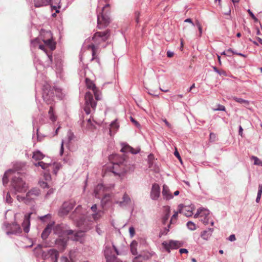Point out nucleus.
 <instances>
[{
  "mask_svg": "<svg viewBox=\"0 0 262 262\" xmlns=\"http://www.w3.org/2000/svg\"><path fill=\"white\" fill-rule=\"evenodd\" d=\"M11 175L12 177L11 181V191L15 194L25 192L28 186L24 180L25 174L16 172L12 169H9L5 172L3 178V185H5L8 183V177Z\"/></svg>",
  "mask_w": 262,
  "mask_h": 262,
  "instance_id": "nucleus-1",
  "label": "nucleus"
},
{
  "mask_svg": "<svg viewBox=\"0 0 262 262\" xmlns=\"http://www.w3.org/2000/svg\"><path fill=\"white\" fill-rule=\"evenodd\" d=\"M110 34L108 30L95 33L92 37L93 42L88 46V49L92 50V58L91 60H96L99 64H100V60L96 54L99 51L101 44L104 43L108 39Z\"/></svg>",
  "mask_w": 262,
  "mask_h": 262,
  "instance_id": "nucleus-2",
  "label": "nucleus"
},
{
  "mask_svg": "<svg viewBox=\"0 0 262 262\" xmlns=\"http://www.w3.org/2000/svg\"><path fill=\"white\" fill-rule=\"evenodd\" d=\"M54 233L58 235V236H64L74 235V237H71L73 241H78L80 235L79 233H74V231L69 229L68 227L63 224H58L53 228Z\"/></svg>",
  "mask_w": 262,
  "mask_h": 262,
  "instance_id": "nucleus-3",
  "label": "nucleus"
},
{
  "mask_svg": "<svg viewBox=\"0 0 262 262\" xmlns=\"http://www.w3.org/2000/svg\"><path fill=\"white\" fill-rule=\"evenodd\" d=\"M114 157L118 161L113 163L112 172L118 176L124 174L127 171V168L126 165V161L123 158L120 157L117 155L114 156Z\"/></svg>",
  "mask_w": 262,
  "mask_h": 262,
  "instance_id": "nucleus-4",
  "label": "nucleus"
},
{
  "mask_svg": "<svg viewBox=\"0 0 262 262\" xmlns=\"http://www.w3.org/2000/svg\"><path fill=\"white\" fill-rule=\"evenodd\" d=\"M103 251L106 262H119L116 255H118L120 253L113 243L105 244Z\"/></svg>",
  "mask_w": 262,
  "mask_h": 262,
  "instance_id": "nucleus-5",
  "label": "nucleus"
},
{
  "mask_svg": "<svg viewBox=\"0 0 262 262\" xmlns=\"http://www.w3.org/2000/svg\"><path fill=\"white\" fill-rule=\"evenodd\" d=\"M109 6V4H106L103 7L101 12L97 14V26L99 29H103L106 27L110 23L109 12L106 10Z\"/></svg>",
  "mask_w": 262,
  "mask_h": 262,
  "instance_id": "nucleus-6",
  "label": "nucleus"
},
{
  "mask_svg": "<svg viewBox=\"0 0 262 262\" xmlns=\"http://www.w3.org/2000/svg\"><path fill=\"white\" fill-rule=\"evenodd\" d=\"M60 2L61 0H34V4L35 7L50 5L52 11L55 10L56 13H59L61 7Z\"/></svg>",
  "mask_w": 262,
  "mask_h": 262,
  "instance_id": "nucleus-7",
  "label": "nucleus"
},
{
  "mask_svg": "<svg viewBox=\"0 0 262 262\" xmlns=\"http://www.w3.org/2000/svg\"><path fill=\"white\" fill-rule=\"evenodd\" d=\"M42 97L47 104H51L54 101V89L48 82H45L42 87Z\"/></svg>",
  "mask_w": 262,
  "mask_h": 262,
  "instance_id": "nucleus-8",
  "label": "nucleus"
},
{
  "mask_svg": "<svg viewBox=\"0 0 262 262\" xmlns=\"http://www.w3.org/2000/svg\"><path fill=\"white\" fill-rule=\"evenodd\" d=\"M40 37L45 45L48 47L51 51L56 48V43L52 39V34L50 31L41 30L40 32Z\"/></svg>",
  "mask_w": 262,
  "mask_h": 262,
  "instance_id": "nucleus-9",
  "label": "nucleus"
},
{
  "mask_svg": "<svg viewBox=\"0 0 262 262\" xmlns=\"http://www.w3.org/2000/svg\"><path fill=\"white\" fill-rule=\"evenodd\" d=\"M85 106L84 110L87 115L91 112V109L95 110L97 105V102L94 100L93 94L90 92H87L85 95Z\"/></svg>",
  "mask_w": 262,
  "mask_h": 262,
  "instance_id": "nucleus-10",
  "label": "nucleus"
},
{
  "mask_svg": "<svg viewBox=\"0 0 262 262\" xmlns=\"http://www.w3.org/2000/svg\"><path fill=\"white\" fill-rule=\"evenodd\" d=\"M4 226L9 230L6 231L7 235L19 234L21 233L22 231L20 226L15 222L12 224L5 223Z\"/></svg>",
  "mask_w": 262,
  "mask_h": 262,
  "instance_id": "nucleus-11",
  "label": "nucleus"
},
{
  "mask_svg": "<svg viewBox=\"0 0 262 262\" xmlns=\"http://www.w3.org/2000/svg\"><path fill=\"white\" fill-rule=\"evenodd\" d=\"M85 83L88 89H91L92 90L95 99L96 100H100L101 93L99 90L96 88L95 84L93 82V81L88 78H86Z\"/></svg>",
  "mask_w": 262,
  "mask_h": 262,
  "instance_id": "nucleus-12",
  "label": "nucleus"
},
{
  "mask_svg": "<svg viewBox=\"0 0 262 262\" xmlns=\"http://www.w3.org/2000/svg\"><path fill=\"white\" fill-rule=\"evenodd\" d=\"M112 196L111 194H104L101 200V206L104 210H106L112 204Z\"/></svg>",
  "mask_w": 262,
  "mask_h": 262,
  "instance_id": "nucleus-13",
  "label": "nucleus"
},
{
  "mask_svg": "<svg viewBox=\"0 0 262 262\" xmlns=\"http://www.w3.org/2000/svg\"><path fill=\"white\" fill-rule=\"evenodd\" d=\"M178 213H180L179 212V209L178 208V211H175L174 213L172 215L169 223L167 224V226L163 227L162 229L161 230L159 233V236L161 237L163 235H166L167 234L168 232L169 231V229L170 227V225L173 223V221L174 220H176L178 217Z\"/></svg>",
  "mask_w": 262,
  "mask_h": 262,
  "instance_id": "nucleus-14",
  "label": "nucleus"
},
{
  "mask_svg": "<svg viewBox=\"0 0 262 262\" xmlns=\"http://www.w3.org/2000/svg\"><path fill=\"white\" fill-rule=\"evenodd\" d=\"M43 256L44 259L50 258L52 262H57L59 252L55 249H51L48 251L47 254L43 255Z\"/></svg>",
  "mask_w": 262,
  "mask_h": 262,
  "instance_id": "nucleus-15",
  "label": "nucleus"
},
{
  "mask_svg": "<svg viewBox=\"0 0 262 262\" xmlns=\"http://www.w3.org/2000/svg\"><path fill=\"white\" fill-rule=\"evenodd\" d=\"M69 239V237L68 236H58L55 241V244L59 250H63L67 246Z\"/></svg>",
  "mask_w": 262,
  "mask_h": 262,
  "instance_id": "nucleus-16",
  "label": "nucleus"
},
{
  "mask_svg": "<svg viewBox=\"0 0 262 262\" xmlns=\"http://www.w3.org/2000/svg\"><path fill=\"white\" fill-rule=\"evenodd\" d=\"M160 195V188L159 184L154 183L152 185L150 198L152 200H157Z\"/></svg>",
  "mask_w": 262,
  "mask_h": 262,
  "instance_id": "nucleus-17",
  "label": "nucleus"
},
{
  "mask_svg": "<svg viewBox=\"0 0 262 262\" xmlns=\"http://www.w3.org/2000/svg\"><path fill=\"white\" fill-rule=\"evenodd\" d=\"M40 194V191L39 188L34 187L29 190L27 194V198L29 200L30 203L34 201Z\"/></svg>",
  "mask_w": 262,
  "mask_h": 262,
  "instance_id": "nucleus-18",
  "label": "nucleus"
},
{
  "mask_svg": "<svg viewBox=\"0 0 262 262\" xmlns=\"http://www.w3.org/2000/svg\"><path fill=\"white\" fill-rule=\"evenodd\" d=\"M74 205L75 203L73 201L65 202L60 210V213L63 215H67L73 208Z\"/></svg>",
  "mask_w": 262,
  "mask_h": 262,
  "instance_id": "nucleus-19",
  "label": "nucleus"
},
{
  "mask_svg": "<svg viewBox=\"0 0 262 262\" xmlns=\"http://www.w3.org/2000/svg\"><path fill=\"white\" fill-rule=\"evenodd\" d=\"M163 209V215L161 218V222L165 227L167 226L168 221L170 213V207L169 206H164Z\"/></svg>",
  "mask_w": 262,
  "mask_h": 262,
  "instance_id": "nucleus-20",
  "label": "nucleus"
},
{
  "mask_svg": "<svg viewBox=\"0 0 262 262\" xmlns=\"http://www.w3.org/2000/svg\"><path fill=\"white\" fill-rule=\"evenodd\" d=\"M131 203V199L129 196L126 193H124L122 196V200L120 201H116L115 203L118 204L120 207H124L130 204Z\"/></svg>",
  "mask_w": 262,
  "mask_h": 262,
  "instance_id": "nucleus-21",
  "label": "nucleus"
},
{
  "mask_svg": "<svg viewBox=\"0 0 262 262\" xmlns=\"http://www.w3.org/2000/svg\"><path fill=\"white\" fill-rule=\"evenodd\" d=\"M178 208L179 213L184 214L187 217L191 216L193 214L191 208L188 206H184L183 204H180L178 205Z\"/></svg>",
  "mask_w": 262,
  "mask_h": 262,
  "instance_id": "nucleus-22",
  "label": "nucleus"
},
{
  "mask_svg": "<svg viewBox=\"0 0 262 262\" xmlns=\"http://www.w3.org/2000/svg\"><path fill=\"white\" fill-rule=\"evenodd\" d=\"M32 214V212L29 213L25 215L23 222L22 223V227L23 228L24 231L28 233L30 231V216Z\"/></svg>",
  "mask_w": 262,
  "mask_h": 262,
  "instance_id": "nucleus-23",
  "label": "nucleus"
},
{
  "mask_svg": "<svg viewBox=\"0 0 262 262\" xmlns=\"http://www.w3.org/2000/svg\"><path fill=\"white\" fill-rule=\"evenodd\" d=\"M46 45H38L39 49L43 50L46 53L48 57V61H47V65L49 66L53 63V57H52V51L50 49V51L48 52V50L46 48Z\"/></svg>",
  "mask_w": 262,
  "mask_h": 262,
  "instance_id": "nucleus-24",
  "label": "nucleus"
},
{
  "mask_svg": "<svg viewBox=\"0 0 262 262\" xmlns=\"http://www.w3.org/2000/svg\"><path fill=\"white\" fill-rule=\"evenodd\" d=\"M105 187L102 184H98L94 189V195L97 199H100L104 195Z\"/></svg>",
  "mask_w": 262,
  "mask_h": 262,
  "instance_id": "nucleus-25",
  "label": "nucleus"
},
{
  "mask_svg": "<svg viewBox=\"0 0 262 262\" xmlns=\"http://www.w3.org/2000/svg\"><path fill=\"white\" fill-rule=\"evenodd\" d=\"M54 224V222L51 224H49L46 226V227L43 229L41 234V237L42 238V239L45 240L48 237L49 235H50L52 231Z\"/></svg>",
  "mask_w": 262,
  "mask_h": 262,
  "instance_id": "nucleus-26",
  "label": "nucleus"
},
{
  "mask_svg": "<svg viewBox=\"0 0 262 262\" xmlns=\"http://www.w3.org/2000/svg\"><path fill=\"white\" fill-rule=\"evenodd\" d=\"M162 194L163 199L166 200H169L173 198V195L170 192L168 187L165 184L163 186Z\"/></svg>",
  "mask_w": 262,
  "mask_h": 262,
  "instance_id": "nucleus-27",
  "label": "nucleus"
},
{
  "mask_svg": "<svg viewBox=\"0 0 262 262\" xmlns=\"http://www.w3.org/2000/svg\"><path fill=\"white\" fill-rule=\"evenodd\" d=\"M213 231V228H209L206 230H204L201 233V236L204 239L207 240L212 235Z\"/></svg>",
  "mask_w": 262,
  "mask_h": 262,
  "instance_id": "nucleus-28",
  "label": "nucleus"
},
{
  "mask_svg": "<svg viewBox=\"0 0 262 262\" xmlns=\"http://www.w3.org/2000/svg\"><path fill=\"white\" fill-rule=\"evenodd\" d=\"M61 167V165L59 163H54L53 164H50V171L52 170L53 174L56 176Z\"/></svg>",
  "mask_w": 262,
  "mask_h": 262,
  "instance_id": "nucleus-29",
  "label": "nucleus"
},
{
  "mask_svg": "<svg viewBox=\"0 0 262 262\" xmlns=\"http://www.w3.org/2000/svg\"><path fill=\"white\" fill-rule=\"evenodd\" d=\"M48 115L50 120L53 123H55L57 120V116L55 114L54 107L52 105L50 106V109L48 112Z\"/></svg>",
  "mask_w": 262,
  "mask_h": 262,
  "instance_id": "nucleus-30",
  "label": "nucleus"
},
{
  "mask_svg": "<svg viewBox=\"0 0 262 262\" xmlns=\"http://www.w3.org/2000/svg\"><path fill=\"white\" fill-rule=\"evenodd\" d=\"M51 163H46L43 161H39L37 163H34L36 167L40 166L43 170H46L47 171H50V165Z\"/></svg>",
  "mask_w": 262,
  "mask_h": 262,
  "instance_id": "nucleus-31",
  "label": "nucleus"
},
{
  "mask_svg": "<svg viewBox=\"0 0 262 262\" xmlns=\"http://www.w3.org/2000/svg\"><path fill=\"white\" fill-rule=\"evenodd\" d=\"M162 246L163 249L167 252L168 253H170L171 250H172V244L171 243V240L169 241H164L162 243Z\"/></svg>",
  "mask_w": 262,
  "mask_h": 262,
  "instance_id": "nucleus-32",
  "label": "nucleus"
},
{
  "mask_svg": "<svg viewBox=\"0 0 262 262\" xmlns=\"http://www.w3.org/2000/svg\"><path fill=\"white\" fill-rule=\"evenodd\" d=\"M44 156L40 151L36 150L33 152L32 158L35 160H41Z\"/></svg>",
  "mask_w": 262,
  "mask_h": 262,
  "instance_id": "nucleus-33",
  "label": "nucleus"
},
{
  "mask_svg": "<svg viewBox=\"0 0 262 262\" xmlns=\"http://www.w3.org/2000/svg\"><path fill=\"white\" fill-rule=\"evenodd\" d=\"M233 100H234L235 101L239 103L244 104L245 106H247L249 104V101L248 100L243 99L241 98L233 97Z\"/></svg>",
  "mask_w": 262,
  "mask_h": 262,
  "instance_id": "nucleus-34",
  "label": "nucleus"
},
{
  "mask_svg": "<svg viewBox=\"0 0 262 262\" xmlns=\"http://www.w3.org/2000/svg\"><path fill=\"white\" fill-rule=\"evenodd\" d=\"M103 213H104V210H98V211L97 212H94V213H93V214H92L93 218L95 220H98L99 219H100L101 217V216H102V215Z\"/></svg>",
  "mask_w": 262,
  "mask_h": 262,
  "instance_id": "nucleus-35",
  "label": "nucleus"
},
{
  "mask_svg": "<svg viewBox=\"0 0 262 262\" xmlns=\"http://www.w3.org/2000/svg\"><path fill=\"white\" fill-rule=\"evenodd\" d=\"M153 254L149 252H144L141 254H140L139 256L142 257V259L143 260H146L149 259L151 257Z\"/></svg>",
  "mask_w": 262,
  "mask_h": 262,
  "instance_id": "nucleus-36",
  "label": "nucleus"
},
{
  "mask_svg": "<svg viewBox=\"0 0 262 262\" xmlns=\"http://www.w3.org/2000/svg\"><path fill=\"white\" fill-rule=\"evenodd\" d=\"M122 147L120 151L122 152H129L130 150L132 149V147L130 146L128 144H126L125 143H123L122 144Z\"/></svg>",
  "mask_w": 262,
  "mask_h": 262,
  "instance_id": "nucleus-37",
  "label": "nucleus"
},
{
  "mask_svg": "<svg viewBox=\"0 0 262 262\" xmlns=\"http://www.w3.org/2000/svg\"><path fill=\"white\" fill-rule=\"evenodd\" d=\"M137 243L136 242H133L130 244V251L134 255L137 254Z\"/></svg>",
  "mask_w": 262,
  "mask_h": 262,
  "instance_id": "nucleus-38",
  "label": "nucleus"
},
{
  "mask_svg": "<svg viewBox=\"0 0 262 262\" xmlns=\"http://www.w3.org/2000/svg\"><path fill=\"white\" fill-rule=\"evenodd\" d=\"M172 249H177L182 246L181 243L178 241L171 240Z\"/></svg>",
  "mask_w": 262,
  "mask_h": 262,
  "instance_id": "nucleus-39",
  "label": "nucleus"
},
{
  "mask_svg": "<svg viewBox=\"0 0 262 262\" xmlns=\"http://www.w3.org/2000/svg\"><path fill=\"white\" fill-rule=\"evenodd\" d=\"M202 211L201 213H200V216L202 218L204 217H208L210 215V212L209 211L205 208H201Z\"/></svg>",
  "mask_w": 262,
  "mask_h": 262,
  "instance_id": "nucleus-40",
  "label": "nucleus"
},
{
  "mask_svg": "<svg viewBox=\"0 0 262 262\" xmlns=\"http://www.w3.org/2000/svg\"><path fill=\"white\" fill-rule=\"evenodd\" d=\"M187 227L191 231H193L196 229V225L195 224L189 221L186 224Z\"/></svg>",
  "mask_w": 262,
  "mask_h": 262,
  "instance_id": "nucleus-41",
  "label": "nucleus"
},
{
  "mask_svg": "<svg viewBox=\"0 0 262 262\" xmlns=\"http://www.w3.org/2000/svg\"><path fill=\"white\" fill-rule=\"evenodd\" d=\"M17 199L19 202H23L26 204L30 203L29 200H28V199L27 198V194H26L25 196L17 195Z\"/></svg>",
  "mask_w": 262,
  "mask_h": 262,
  "instance_id": "nucleus-42",
  "label": "nucleus"
},
{
  "mask_svg": "<svg viewBox=\"0 0 262 262\" xmlns=\"http://www.w3.org/2000/svg\"><path fill=\"white\" fill-rule=\"evenodd\" d=\"M67 137H68V143H70L72 141V140H73V139H74V135L71 131L69 130L67 134Z\"/></svg>",
  "mask_w": 262,
  "mask_h": 262,
  "instance_id": "nucleus-43",
  "label": "nucleus"
},
{
  "mask_svg": "<svg viewBox=\"0 0 262 262\" xmlns=\"http://www.w3.org/2000/svg\"><path fill=\"white\" fill-rule=\"evenodd\" d=\"M252 158L254 160V164L258 166H262V161L260 160L257 157L252 156Z\"/></svg>",
  "mask_w": 262,
  "mask_h": 262,
  "instance_id": "nucleus-44",
  "label": "nucleus"
},
{
  "mask_svg": "<svg viewBox=\"0 0 262 262\" xmlns=\"http://www.w3.org/2000/svg\"><path fill=\"white\" fill-rule=\"evenodd\" d=\"M40 44V40L38 38H36L34 39L31 40V46L32 47H36Z\"/></svg>",
  "mask_w": 262,
  "mask_h": 262,
  "instance_id": "nucleus-45",
  "label": "nucleus"
},
{
  "mask_svg": "<svg viewBox=\"0 0 262 262\" xmlns=\"http://www.w3.org/2000/svg\"><path fill=\"white\" fill-rule=\"evenodd\" d=\"M213 69L214 71L219 74L220 75H224L226 76V73L224 70H219L216 67H213Z\"/></svg>",
  "mask_w": 262,
  "mask_h": 262,
  "instance_id": "nucleus-46",
  "label": "nucleus"
},
{
  "mask_svg": "<svg viewBox=\"0 0 262 262\" xmlns=\"http://www.w3.org/2000/svg\"><path fill=\"white\" fill-rule=\"evenodd\" d=\"M5 199L6 202L8 204H11L13 202V199L11 197L9 192H8L7 193V194H6V196Z\"/></svg>",
  "mask_w": 262,
  "mask_h": 262,
  "instance_id": "nucleus-47",
  "label": "nucleus"
},
{
  "mask_svg": "<svg viewBox=\"0 0 262 262\" xmlns=\"http://www.w3.org/2000/svg\"><path fill=\"white\" fill-rule=\"evenodd\" d=\"M195 26H196L197 27V28H198V30L199 31V36L201 37L202 34V26H201L200 23L198 20H196L195 21Z\"/></svg>",
  "mask_w": 262,
  "mask_h": 262,
  "instance_id": "nucleus-48",
  "label": "nucleus"
},
{
  "mask_svg": "<svg viewBox=\"0 0 262 262\" xmlns=\"http://www.w3.org/2000/svg\"><path fill=\"white\" fill-rule=\"evenodd\" d=\"M39 184L40 186L42 188H49V186L47 183V181H44L43 180L39 181Z\"/></svg>",
  "mask_w": 262,
  "mask_h": 262,
  "instance_id": "nucleus-49",
  "label": "nucleus"
},
{
  "mask_svg": "<svg viewBox=\"0 0 262 262\" xmlns=\"http://www.w3.org/2000/svg\"><path fill=\"white\" fill-rule=\"evenodd\" d=\"M54 191H55V189H54V188H51V189H49L45 195V198L48 199L51 196V195H52L54 193Z\"/></svg>",
  "mask_w": 262,
  "mask_h": 262,
  "instance_id": "nucleus-50",
  "label": "nucleus"
},
{
  "mask_svg": "<svg viewBox=\"0 0 262 262\" xmlns=\"http://www.w3.org/2000/svg\"><path fill=\"white\" fill-rule=\"evenodd\" d=\"M49 172L50 171H47L44 173V178L46 181H50L51 180V176Z\"/></svg>",
  "mask_w": 262,
  "mask_h": 262,
  "instance_id": "nucleus-51",
  "label": "nucleus"
},
{
  "mask_svg": "<svg viewBox=\"0 0 262 262\" xmlns=\"http://www.w3.org/2000/svg\"><path fill=\"white\" fill-rule=\"evenodd\" d=\"M214 111H225L226 108L224 105L218 104L217 107L213 110Z\"/></svg>",
  "mask_w": 262,
  "mask_h": 262,
  "instance_id": "nucleus-52",
  "label": "nucleus"
},
{
  "mask_svg": "<svg viewBox=\"0 0 262 262\" xmlns=\"http://www.w3.org/2000/svg\"><path fill=\"white\" fill-rule=\"evenodd\" d=\"M140 148H137L135 149L132 147V149L130 150L129 152H130L132 154L136 155V154H137L138 153H139L140 152Z\"/></svg>",
  "mask_w": 262,
  "mask_h": 262,
  "instance_id": "nucleus-53",
  "label": "nucleus"
},
{
  "mask_svg": "<svg viewBox=\"0 0 262 262\" xmlns=\"http://www.w3.org/2000/svg\"><path fill=\"white\" fill-rule=\"evenodd\" d=\"M248 13H249V15L252 18V19L254 20V21H258L257 18L255 17L254 14L252 13V11H251V10L250 9H249L248 10Z\"/></svg>",
  "mask_w": 262,
  "mask_h": 262,
  "instance_id": "nucleus-54",
  "label": "nucleus"
},
{
  "mask_svg": "<svg viewBox=\"0 0 262 262\" xmlns=\"http://www.w3.org/2000/svg\"><path fill=\"white\" fill-rule=\"evenodd\" d=\"M202 222H203L204 224L205 225H208L210 221H209V216L208 217H204L201 219Z\"/></svg>",
  "mask_w": 262,
  "mask_h": 262,
  "instance_id": "nucleus-55",
  "label": "nucleus"
},
{
  "mask_svg": "<svg viewBox=\"0 0 262 262\" xmlns=\"http://www.w3.org/2000/svg\"><path fill=\"white\" fill-rule=\"evenodd\" d=\"M133 262H143V260L142 259L141 256L138 255L133 259Z\"/></svg>",
  "mask_w": 262,
  "mask_h": 262,
  "instance_id": "nucleus-56",
  "label": "nucleus"
},
{
  "mask_svg": "<svg viewBox=\"0 0 262 262\" xmlns=\"http://www.w3.org/2000/svg\"><path fill=\"white\" fill-rule=\"evenodd\" d=\"M55 63L57 67L60 68L61 66V61L60 59L55 58Z\"/></svg>",
  "mask_w": 262,
  "mask_h": 262,
  "instance_id": "nucleus-57",
  "label": "nucleus"
},
{
  "mask_svg": "<svg viewBox=\"0 0 262 262\" xmlns=\"http://www.w3.org/2000/svg\"><path fill=\"white\" fill-rule=\"evenodd\" d=\"M130 121L134 123V124L137 126V127H140V123L137 121H136L134 118H133L132 117H130Z\"/></svg>",
  "mask_w": 262,
  "mask_h": 262,
  "instance_id": "nucleus-58",
  "label": "nucleus"
},
{
  "mask_svg": "<svg viewBox=\"0 0 262 262\" xmlns=\"http://www.w3.org/2000/svg\"><path fill=\"white\" fill-rule=\"evenodd\" d=\"M129 233H130V235L131 236H133L135 234V229L133 227H129Z\"/></svg>",
  "mask_w": 262,
  "mask_h": 262,
  "instance_id": "nucleus-59",
  "label": "nucleus"
},
{
  "mask_svg": "<svg viewBox=\"0 0 262 262\" xmlns=\"http://www.w3.org/2000/svg\"><path fill=\"white\" fill-rule=\"evenodd\" d=\"M184 22L185 23H190L192 25V26L193 27H194L195 26V24H194L193 21H192V20L190 18H187L185 20H184Z\"/></svg>",
  "mask_w": 262,
  "mask_h": 262,
  "instance_id": "nucleus-60",
  "label": "nucleus"
},
{
  "mask_svg": "<svg viewBox=\"0 0 262 262\" xmlns=\"http://www.w3.org/2000/svg\"><path fill=\"white\" fill-rule=\"evenodd\" d=\"M91 210L94 213L97 212V204H94L91 208Z\"/></svg>",
  "mask_w": 262,
  "mask_h": 262,
  "instance_id": "nucleus-61",
  "label": "nucleus"
},
{
  "mask_svg": "<svg viewBox=\"0 0 262 262\" xmlns=\"http://www.w3.org/2000/svg\"><path fill=\"white\" fill-rule=\"evenodd\" d=\"M201 211H202L201 208H199L198 209L197 212H196V213L194 215V218H197L199 216H200V213H201Z\"/></svg>",
  "mask_w": 262,
  "mask_h": 262,
  "instance_id": "nucleus-62",
  "label": "nucleus"
},
{
  "mask_svg": "<svg viewBox=\"0 0 262 262\" xmlns=\"http://www.w3.org/2000/svg\"><path fill=\"white\" fill-rule=\"evenodd\" d=\"M261 193H262V184H259V185H258V192H257V195H261Z\"/></svg>",
  "mask_w": 262,
  "mask_h": 262,
  "instance_id": "nucleus-63",
  "label": "nucleus"
},
{
  "mask_svg": "<svg viewBox=\"0 0 262 262\" xmlns=\"http://www.w3.org/2000/svg\"><path fill=\"white\" fill-rule=\"evenodd\" d=\"M61 260L62 262H71L66 256H62L61 258Z\"/></svg>",
  "mask_w": 262,
  "mask_h": 262,
  "instance_id": "nucleus-64",
  "label": "nucleus"
}]
</instances>
